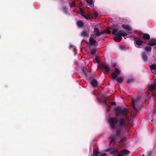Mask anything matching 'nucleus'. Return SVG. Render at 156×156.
I'll use <instances>...</instances> for the list:
<instances>
[{"label": "nucleus", "mask_w": 156, "mask_h": 156, "mask_svg": "<svg viewBox=\"0 0 156 156\" xmlns=\"http://www.w3.org/2000/svg\"><path fill=\"white\" fill-rule=\"evenodd\" d=\"M116 116L122 115L123 116L126 115L129 112L128 110L126 108L122 109L120 107H117L115 109Z\"/></svg>", "instance_id": "1"}, {"label": "nucleus", "mask_w": 156, "mask_h": 156, "mask_svg": "<svg viewBox=\"0 0 156 156\" xmlns=\"http://www.w3.org/2000/svg\"><path fill=\"white\" fill-rule=\"evenodd\" d=\"M127 34L124 32L123 31L120 30L118 32V33L116 35V36L114 39L115 41L119 42L122 39L121 36H125L127 35Z\"/></svg>", "instance_id": "2"}, {"label": "nucleus", "mask_w": 156, "mask_h": 156, "mask_svg": "<svg viewBox=\"0 0 156 156\" xmlns=\"http://www.w3.org/2000/svg\"><path fill=\"white\" fill-rule=\"evenodd\" d=\"M108 121L111 128L113 129L115 128V124L118 122V119L116 117L110 118Z\"/></svg>", "instance_id": "3"}, {"label": "nucleus", "mask_w": 156, "mask_h": 156, "mask_svg": "<svg viewBox=\"0 0 156 156\" xmlns=\"http://www.w3.org/2000/svg\"><path fill=\"white\" fill-rule=\"evenodd\" d=\"M128 123L126 121L124 118L121 119L119 121V126L122 129H126V126Z\"/></svg>", "instance_id": "4"}, {"label": "nucleus", "mask_w": 156, "mask_h": 156, "mask_svg": "<svg viewBox=\"0 0 156 156\" xmlns=\"http://www.w3.org/2000/svg\"><path fill=\"white\" fill-rule=\"evenodd\" d=\"M121 129H117L116 134L114 135H112L111 136V140L110 141V143H113L114 144L117 142L116 139L118 136H119L121 132Z\"/></svg>", "instance_id": "5"}, {"label": "nucleus", "mask_w": 156, "mask_h": 156, "mask_svg": "<svg viewBox=\"0 0 156 156\" xmlns=\"http://www.w3.org/2000/svg\"><path fill=\"white\" fill-rule=\"evenodd\" d=\"M101 66L102 68L105 70L106 72L108 73L109 72V65L107 64V63H104L102 64Z\"/></svg>", "instance_id": "6"}, {"label": "nucleus", "mask_w": 156, "mask_h": 156, "mask_svg": "<svg viewBox=\"0 0 156 156\" xmlns=\"http://www.w3.org/2000/svg\"><path fill=\"white\" fill-rule=\"evenodd\" d=\"M94 33L95 35L98 37L100 35L105 33V31L103 30L100 32H99L98 29L97 28H94Z\"/></svg>", "instance_id": "7"}, {"label": "nucleus", "mask_w": 156, "mask_h": 156, "mask_svg": "<svg viewBox=\"0 0 156 156\" xmlns=\"http://www.w3.org/2000/svg\"><path fill=\"white\" fill-rule=\"evenodd\" d=\"M107 151H110V154L113 155L118 152L117 149L116 148H109L106 150Z\"/></svg>", "instance_id": "8"}, {"label": "nucleus", "mask_w": 156, "mask_h": 156, "mask_svg": "<svg viewBox=\"0 0 156 156\" xmlns=\"http://www.w3.org/2000/svg\"><path fill=\"white\" fill-rule=\"evenodd\" d=\"M80 12L81 15L82 16H83L85 18H86L87 19H89L90 18L89 17L87 16V13H86L85 12L83 11V10L81 8H80Z\"/></svg>", "instance_id": "9"}, {"label": "nucleus", "mask_w": 156, "mask_h": 156, "mask_svg": "<svg viewBox=\"0 0 156 156\" xmlns=\"http://www.w3.org/2000/svg\"><path fill=\"white\" fill-rule=\"evenodd\" d=\"M138 99L137 98L136 100L133 99L132 100V103L133 107L134 109L136 111H138L136 108L135 107V105H136Z\"/></svg>", "instance_id": "10"}, {"label": "nucleus", "mask_w": 156, "mask_h": 156, "mask_svg": "<svg viewBox=\"0 0 156 156\" xmlns=\"http://www.w3.org/2000/svg\"><path fill=\"white\" fill-rule=\"evenodd\" d=\"M151 72L156 74V65L154 64L150 66Z\"/></svg>", "instance_id": "11"}, {"label": "nucleus", "mask_w": 156, "mask_h": 156, "mask_svg": "<svg viewBox=\"0 0 156 156\" xmlns=\"http://www.w3.org/2000/svg\"><path fill=\"white\" fill-rule=\"evenodd\" d=\"M96 41L93 38L90 37L89 39V43L91 45H94L96 43Z\"/></svg>", "instance_id": "12"}, {"label": "nucleus", "mask_w": 156, "mask_h": 156, "mask_svg": "<svg viewBox=\"0 0 156 156\" xmlns=\"http://www.w3.org/2000/svg\"><path fill=\"white\" fill-rule=\"evenodd\" d=\"M143 60L144 62H147V58L146 54L145 52H143L142 55Z\"/></svg>", "instance_id": "13"}, {"label": "nucleus", "mask_w": 156, "mask_h": 156, "mask_svg": "<svg viewBox=\"0 0 156 156\" xmlns=\"http://www.w3.org/2000/svg\"><path fill=\"white\" fill-rule=\"evenodd\" d=\"M122 27L127 30L130 31L131 30V28L129 26L127 25H125L124 24H123L122 25Z\"/></svg>", "instance_id": "14"}, {"label": "nucleus", "mask_w": 156, "mask_h": 156, "mask_svg": "<svg viewBox=\"0 0 156 156\" xmlns=\"http://www.w3.org/2000/svg\"><path fill=\"white\" fill-rule=\"evenodd\" d=\"M77 24L79 27L81 28L83 25V23L81 20H79L77 23Z\"/></svg>", "instance_id": "15"}, {"label": "nucleus", "mask_w": 156, "mask_h": 156, "mask_svg": "<svg viewBox=\"0 0 156 156\" xmlns=\"http://www.w3.org/2000/svg\"><path fill=\"white\" fill-rule=\"evenodd\" d=\"M91 84L94 87H96L98 84V82L95 80H93L91 82Z\"/></svg>", "instance_id": "16"}, {"label": "nucleus", "mask_w": 156, "mask_h": 156, "mask_svg": "<svg viewBox=\"0 0 156 156\" xmlns=\"http://www.w3.org/2000/svg\"><path fill=\"white\" fill-rule=\"evenodd\" d=\"M81 35L83 37L88 36L89 33H88L87 31L84 30L83 31L81 34Z\"/></svg>", "instance_id": "17"}, {"label": "nucleus", "mask_w": 156, "mask_h": 156, "mask_svg": "<svg viewBox=\"0 0 156 156\" xmlns=\"http://www.w3.org/2000/svg\"><path fill=\"white\" fill-rule=\"evenodd\" d=\"M156 88V83L154 84L151 85L149 88V89L153 91Z\"/></svg>", "instance_id": "18"}, {"label": "nucleus", "mask_w": 156, "mask_h": 156, "mask_svg": "<svg viewBox=\"0 0 156 156\" xmlns=\"http://www.w3.org/2000/svg\"><path fill=\"white\" fill-rule=\"evenodd\" d=\"M147 45L151 46H153L156 45V41H150L149 42Z\"/></svg>", "instance_id": "19"}, {"label": "nucleus", "mask_w": 156, "mask_h": 156, "mask_svg": "<svg viewBox=\"0 0 156 156\" xmlns=\"http://www.w3.org/2000/svg\"><path fill=\"white\" fill-rule=\"evenodd\" d=\"M117 81L120 83H121L123 81V78L122 77H120L117 78L116 79Z\"/></svg>", "instance_id": "20"}, {"label": "nucleus", "mask_w": 156, "mask_h": 156, "mask_svg": "<svg viewBox=\"0 0 156 156\" xmlns=\"http://www.w3.org/2000/svg\"><path fill=\"white\" fill-rule=\"evenodd\" d=\"M143 37L145 39L148 40L150 38V36L149 34H144Z\"/></svg>", "instance_id": "21"}, {"label": "nucleus", "mask_w": 156, "mask_h": 156, "mask_svg": "<svg viewBox=\"0 0 156 156\" xmlns=\"http://www.w3.org/2000/svg\"><path fill=\"white\" fill-rule=\"evenodd\" d=\"M122 153L123 154V155H127L129 154V151L126 150H123L122 151Z\"/></svg>", "instance_id": "22"}, {"label": "nucleus", "mask_w": 156, "mask_h": 156, "mask_svg": "<svg viewBox=\"0 0 156 156\" xmlns=\"http://www.w3.org/2000/svg\"><path fill=\"white\" fill-rule=\"evenodd\" d=\"M143 42L140 40H137L136 41V44L138 46H140L142 45Z\"/></svg>", "instance_id": "23"}, {"label": "nucleus", "mask_w": 156, "mask_h": 156, "mask_svg": "<svg viewBox=\"0 0 156 156\" xmlns=\"http://www.w3.org/2000/svg\"><path fill=\"white\" fill-rule=\"evenodd\" d=\"M118 31V28H114L113 30V31H112V34L116 35H117V34L118 33L117 31Z\"/></svg>", "instance_id": "24"}, {"label": "nucleus", "mask_w": 156, "mask_h": 156, "mask_svg": "<svg viewBox=\"0 0 156 156\" xmlns=\"http://www.w3.org/2000/svg\"><path fill=\"white\" fill-rule=\"evenodd\" d=\"M70 49L73 50L74 51H75V49H76V47L72 44H70L69 46Z\"/></svg>", "instance_id": "25"}, {"label": "nucleus", "mask_w": 156, "mask_h": 156, "mask_svg": "<svg viewBox=\"0 0 156 156\" xmlns=\"http://www.w3.org/2000/svg\"><path fill=\"white\" fill-rule=\"evenodd\" d=\"M97 51V50L96 49H91L90 50V53L92 55H94L95 54Z\"/></svg>", "instance_id": "26"}, {"label": "nucleus", "mask_w": 156, "mask_h": 156, "mask_svg": "<svg viewBox=\"0 0 156 156\" xmlns=\"http://www.w3.org/2000/svg\"><path fill=\"white\" fill-rule=\"evenodd\" d=\"M151 47H150L146 46L145 48V50L146 51L148 52L151 51Z\"/></svg>", "instance_id": "27"}, {"label": "nucleus", "mask_w": 156, "mask_h": 156, "mask_svg": "<svg viewBox=\"0 0 156 156\" xmlns=\"http://www.w3.org/2000/svg\"><path fill=\"white\" fill-rule=\"evenodd\" d=\"M112 79L114 80H115L117 77V76L115 73L112 74Z\"/></svg>", "instance_id": "28"}, {"label": "nucleus", "mask_w": 156, "mask_h": 156, "mask_svg": "<svg viewBox=\"0 0 156 156\" xmlns=\"http://www.w3.org/2000/svg\"><path fill=\"white\" fill-rule=\"evenodd\" d=\"M63 10L64 12L66 14L68 13L67 9L66 7H64L63 8Z\"/></svg>", "instance_id": "29"}, {"label": "nucleus", "mask_w": 156, "mask_h": 156, "mask_svg": "<svg viewBox=\"0 0 156 156\" xmlns=\"http://www.w3.org/2000/svg\"><path fill=\"white\" fill-rule=\"evenodd\" d=\"M115 71L118 74H119L120 73V71L116 68H115Z\"/></svg>", "instance_id": "30"}, {"label": "nucleus", "mask_w": 156, "mask_h": 156, "mask_svg": "<svg viewBox=\"0 0 156 156\" xmlns=\"http://www.w3.org/2000/svg\"><path fill=\"white\" fill-rule=\"evenodd\" d=\"M86 2L90 5H91L93 3V0H86Z\"/></svg>", "instance_id": "31"}, {"label": "nucleus", "mask_w": 156, "mask_h": 156, "mask_svg": "<svg viewBox=\"0 0 156 156\" xmlns=\"http://www.w3.org/2000/svg\"><path fill=\"white\" fill-rule=\"evenodd\" d=\"M133 81V79L132 78H130V79H128L127 80V82L128 83H131Z\"/></svg>", "instance_id": "32"}, {"label": "nucleus", "mask_w": 156, "mask_h": 156, "mask_svg": "<svg viewBox=\"0 0 156 156\" xmlns=\"http://www.w3.org/2000/svg\"><path fill=\"white\" fill-rule=\"evenodd\" d=\"M75 2H72V3H69V5L71 8H72L73 7H74L75 5Z\"/></svg>", "instance_id": "33"}, {"label": "nucleus", "mask_w": 156, "mask_h": 156, "mask_svg": "<svg viewBox=\"0 0 156 156\" xmlns=\"http://www.w3.org/2000/svg\"><path fill=\"white\" fill-rule=\"evenodd\" d=\"M119 48L120 49L122 50H124L125 49V47L124 46L122 45L120 46L119 47Z\"/></svg>", "instance_id": "34"}, {"label": "nucleus", "mask_w": 156, "mask_h": 156, "mask_svg": "<svg viewBox=\"0 0 156 156\" xmlns=\"http://www.w3.org/2000/svg\"><path fill=\"white\" fill-rule=\"evenodd\" d=\"M82 73L85 76H87V73L84 70V69H82Z\"/></svg>", "instance_id": "35"}, {"label": "nucleus", "mask_w": 156, "mask_h": 156, "mask_svg": "<svg viewBox=\"0 0 156 156\" xmlns=\"http://www.w3.org/2000/svg\"><path fill=\"white\" fill-rule=\"evenodd\" d=\"M102 97L104 98H108L109 96H107L106 94H102Z\"/></svg>", "instance_id": "36"}, {"label": "nucleus", "mask_w": 156, "mask_h": 156, "mask_svg": "<svg viewBox=\"0 0 156 156\" xmlns=\"http://www.w3.org/2000/svg\"><path fill=\"white\" fill-rule=\"evenodd\" d=\"M117 156H124L123 154L122 153V151L120 152L118 154Z\"/></svg>", "instance_id": "37"}, {"label": "nucleus", "mask_w": 156, "mask_h": 156, "mask_svg": "<svg viewBox=\"0 0 156 156\" xmlns=\"http://www.w3.org/2000/svg\"><path fill=\"white\" fill-rule=\"evenodd\" d=\"M105 31V33H106L108 34H110L111 33V31L109 30H107Z\"/></svg>", "instance_id": "38"}, {"label": "nucleus", "mask_w": 156, "mask_h": 156, "mask_svg": "<svg viewBox=\"0 0 156 156\" xmlns=\"http://www.w3.org/2000/svg\"><path fill=\"white\" fill-rule=\"evenodd\" d=\"M98 154L96 153L95 154L94 152V151H93V156H98Z\"/></svg>", "instance_id": "39"}, {"label": "nucleus", "mask_w": 156, "mask_h": 156, "mask_svg": "<svg viewBox=\"0 0 156 156\" xmlns=\"http://www.w3.org/2000/svg\"><path fill=\"white\" fill-rule=\"evenodd\" d=\"M106 154L105 153H102L101 154L100 156H106Z\"/></svg>", "instance_id": "40"}, {"label": "nucleus", "mask_w": 156, "mask_h": 156, "mask_svg": "<svg viewBox=\"0 0 156 156\" xmlns=\"http://www.w3.org/2000/svg\"><path fill=\"white\" fill-rule=\"evenodd\" d=\"M151 153L150 152H149L147 154V156H151Z\"/></svg>", "instance_id": "41"}, {"label": "nucleus", "mask_w": 156, "mask_h": 156, "mask_svg": "<svg viewBox=\"0 0 156 156\" xmlns=\"http://www.w3.org/2000/svg\"><path fill=\"white\" fill-rule=\"evenodd\" d=\"M112 105H116V103L115 102H113L112 103Z\"/></svg>", "instance_id": "42"}, {"label": "nucleus", "mask_w": 156, "mask_h": 156, "mask_svg": "<svg viewBox=\"0 0 156 156\" xmlns=\"http://www.w3.org/2000/svg\"><path fill=\"white\" fill-rule=\"evenodd\" d=\"M116 65V64L115 63H114L113 64L112 66L113 67H115V66Z\"/></svg>", "instance_id": "43"}, {"label": "nucleus", "mask_w": 156, "mask_h": 156, "mask_svg": "<svg viewBox=\"0 0 156 156\" xmlns=\"http://www.w3.org/2000/svg\"><path fill=\"white\" fill-rule=\"evenodd\" d=\"M116 27H117V28H118V26L116 25Z\"/></svg>", "instance_id": "44"}, {"label": "nucleus", "mask_w": 156, "mask_h": 156, "mask_svg": "<svg viewBox=\"0 0 156 156\" xmlns=\"http://www.w3.org/2000/svg\"><path fill=\"white\" fill-rule=\"evenodd\" d=\"M137 47V48H139V47H137V46H136Z\"/></svg>", "instance_id": "45"}, {"label": "nucleus", "mask_w": 156, "mask_h": 156, "mask_svg": "<svg viewBox=\"0 0 156 156\" xmlns=\"http://www.w3.org/2000/svg\"><path fill=\"white\" fill-rule=\"evenodd\" d=\"M97 99L98 100V98H97Z\"/></svg>", "instance_id": "46"}]
</instances>
